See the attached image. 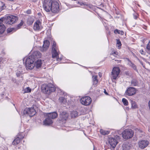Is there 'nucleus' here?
<instances>
[{"mask_svg": "<svg viewBox=\"0 0 150 150\" xmlns=\"http://www.w3.org/2000/svg\"><path fill=\"white\" fill-rule=\"evenodd\" d=\"M41 56V54L38 51H35L33 54L29 56L27 58L25 62V65L27 70L33 69L35 66L34 62L35 59L40 58Z\"/></svg>", "mask_w": 150, "mask_h": 150, "instance_id": "1", "label": "nucleus"}, {"mask_svg": "<svg viewBox=\"0 0 150 150\" xmlns=\"http://www.w3.org/2000/svg\"><path fill=\"white\" fill-rule=\"evenodd\" d=\"M56 90L54 86L52 83L44 84L41 86L42 91L45 94H49Z\"/></svg>", "mask_w": 150, "mask_h": 150, "instance_id": "2", "label": "nucleus"}, {"mask_svg": "<svg viewBox=\"0 0 150 150\" xmlns=\"http://www.w3.org/2000/svg\"><path fill=\"white\" fill-rule=\"evenodd\" d=\"M4 21L7 24L11 25L16 22L18 20V17L13 15H10L7 16L4 18Z\"/></svg>", "mask_w": 150, "mask_h": 150, "instance_id": "3", "label": "nucleus"}, {"mask_svg": "<svg viewBox=\"0 0 150 150\" xmlns=\"http://www.w3.org/2000/svg\"><path fill=\"white\" fill-rule=\"evenodd\" d=\"M59 1L58 0L53 1L50 11L54 13H57L59 11Z\"/></svg>", "mask_w": 150, "mask_h": 150, "instance_id": "4", "label": "nucleus"}, {"mask_svg": "<svg viewBox=\"0 0 150 150\" xmlns=\"http://www.w3.org/2000/svg\"><path fill=\"white\" fill-rule=\"evenodd\" d=\"M53 1L52 0H44L43 7L45 10L48 12L50 11L51 8Z\"/></svg>", "mask_w": 150, "mask_h": 150, "instance_id": "5", "label": "nucleus"}, {"mask_svg": "<svg viewBox=\"0 0 150 150\" xmlns=\"http://www.w3.org/2000/svg\"><path fill=\"white\" fill-rule=\"evenodd\" d=\"M36 111L33 108H25L23 111V115H27L30 117H32L36 113Z\"/></svg>", "mask_w": 150, "mask_h": 150, "instance_id": "6", "label": "nucleus"}, {"mask_svg": "<svg viewBox=\"0 0 150 150\" xmlns=\"http://www.w3.org/2000/svg\"><path fill=\"white\" fill-rule=\"evenodd\" d=\"M81 103L85 105H89L91 101V98L89 96H85L82 98L80 100Z\"/></svg>", "mask_w": 150, "mask_h": 150, "instance_id": "7", "label": "nucleus"}, {"mask_svg": "<svg viewBox=\"0 0 150 150\" xmlns=\"http://www.w3.org/2000/svg\"><path fill=\"white\" fill-rule=\"evenodd\" d=\"M25 134L23 132H20L18 133V137L13 140L12 142L13 145H16L18 144L20 142V139H23L25 136Z\"/></svg>", "mask_w": 150, "mask_h": 150, "instance_id": "8", "label": "nucleus"}, {"mask_svg": "<svg viewBox=\"0 0 150 150\" xmlns=\"http://www.w3.org/2000/svg\"><path fill=\"white\" fill-rule=\"evenodd\" d=\"M120 71L119 67H115L113 68L112 71V76L113 79L115 80L117 79Z\"/></svg>", "mask_w": 150, "mask_h": 150, "instance_id": "9", "label": "nucleus"}, {"mask_svg": "<svg viewBox=\"0 0 150 150\" xmlns=\"http://www.w3.org/2000/svg\"><path fill=\"white\" fill-rule=\"evenodd\" d=\"M69 115L68 112L65 111L60 112L59 114L60 119L61 121L65 122L67 119Z\"/></svg>", "mask_w": 150, "mask_h": 150, "instance_id": "10", "label": "nucleus"}, {"mask_svg": "<svg viewBox=\"0 0 150 150\" xmlns=\"http://www.w3.org/2000/svg\"><path fill=\"white\" fill-rule=\"evenodd\" d=\"M136 91L137 90L135 88L130 87L126 90L125 93L128 96H131L135 94L136 93Z\"/></svg>", "mask_w": 150, "mask_h": 150, "instance_id": "11", "label": "nucleus"}, {"mask_svg": "<svg viewBox=\"0 0 150 150\" xmlns=\"http://www.w3.org/2000/svg\"><path fill=\"white\" fill-rule=\"evenodd\" d=\"M149 142L147 140H141L139 142L138 144L139 147L143 149L149 145Z\"/></svg>", "mask_w": 150, "mask_h": 150, "instance_id": "12", "label": "nucleus"}, {"mask_svg": "<svg viewBox=\"0 0 150 150\" xmlns=\"http://www.w3.org/2000/svg\"><path fill=\"white\" fill-rule=\"evenodd\" d=\"M133 134V132H123L122 137L125 139H128L131 138Z\"/></svg>", "mask_w": 150, "mask_h": 150, "instance_id": "13", "label": "nucleus"}, {"mask_svg": "<svg viewBox=\"0 0 150 150\" xmlns=\"http://www.w3.org/2000/svg\"><path fill=\"white\" fill-rule=\"evenodd\" d=\"M108 142L110 146L113 148H114L118 143L117 141L113 138H110Z\"/></svg>", "mask_w": 150, "mask_h": 150, "instance_id": "14", "label": "nucleus"}, {"mask_svg": "<svg viewBox=\"0 0 150 150\" xmlns=\"http://www.w3.org/2000/svg\"><path fill=\"white\" fill-rule=\"evenodd\" d=\"M4 19L5 18L4 17L0 19V34H1L3 33L5 29V27L3 24Z\"/></svg>", "mask_w": 150, "mask_h": 150, "instance_id": "15", "label": "nucleus"}, {"mask_svg": "<svg viewBox=\"0 0 150 150\" xmlns=\"http://www.w3.org/2000/svg\"><path fill=\"white\" fill-rule=\"evenodd\" d=\"M46 116L50 117L51 119H55L58 116V114L56 112H52L47 113L46 114Z\"/></svg>", "mask_w": 150, "mask_h": 150, "instance_id": "16", "label": "nucleus"}, {"mask_svg": "<svg viewBox=\"0 0 150 150\" xmlns=\"http://www.w3.org/2000/svg\"><path fill=\"white\" fill-rule=\"evenodd\" d=\"M50 45V42L48 40H46L44 41L43 45V48L42 51H46L48 49Z\"/></svg>", "mask_w": 150, "mask_h": 150, "instance_id": "17", "label": "nucleus"}, {"mask_svg": "<svg viewBox=\"0 0 150 150\" xmlns=\"http://www.w3.org/2000/svg\"><path fill=\"white\" fill-rule=\"evenodd\" d=\"M47 117V118L43 122V124L45 125H49L52 124L53 122L52 119L50 117Z\"/></svg>", "mask_w": 150, "mask_h": 150, "instance_id": "18", "label": "nucleus"}, {"mask_svg": "<svg viewBox=\"0 0 150 150\" xmlns=\"http://www.w3.org/2000/svg\"><path fill=\"white\" fill-rule=\"evenodd\" d=\"M41 23L39 21H36L34 24L33 29L35 30H38L40 29V25Z\"/></svg>", "mask_w": 150, "mask_h": 150, "instance_id": "19", "label": "nucleus"}, {"mask_svg": "<svg viewBox=\"0 0 150 150\" xmlns=\"http://www.w3.org/2000/svg\"><path fill=\"white\" fill-rule=\"evenodd\" d=\"M57 49H52V54L53 58H55L58 57L59 54L57 52Z\"/></svg>", "mask_w": 150, "mask_h": 150, "instance_id": "20", "label": "nucleus"}, {"mask_svg": "<svg viewBox=\"0 0 150 150\" xmlns=\"http://www.w3.org/2000/svg\"><path fill=\"white\" fill-rule=\"evenodd\" d=\"M122 147V150H129L130 149V146L129 144L127 143H123Z\"/></svg>", "mask_w": 150, "mask_h": 150, "instance_id": "21", "label": "nucleus"}, {"mask_svg": "<svg viewBox=\"0 0 150 150\" xmlns=\"http://www.w3.org/2000/svg\"><path fill=\"white\" fill-rule=\"evenodd\" d=\"M70 116L71 118H75L79 116V113L76 111H73L70 113Z\"/></svg>", "mask_w": 150, "mask_h": 150, "instance_id": "22", "label": "nucleus"}, {"mask_svg": "<svg viewBox=\"0 0 150 150\" xmlns=\"http://www.w3.org/2000/svg\"><path fill=\"white\" fill-rule=\"evenodd\" d=\"M131 85L133 86H136L138 85V82L136 79H133L131 81Z\"/></svg>", "mask_w": 150, "mask_h": 150, "instance_id": "23", "label": "nucleus"}, {"mask_svg": "<svg viewBox=\"0 0 150 150\" xmlns=\"http://www.w3.org/2000/svg\"><path fill=\"white\" fill-rule=\"evenodd\" d=\"M42 64V60L41 59L38 60L36 63V67L37 68H39L41 67Z\"/></svg>", "mask_w": 150, "mask_h": 150, "instance_id": "24", "label": "nucleus"}, {"mask_svg": "<svg viewBox=\"0 0 150 150\" xmlns=\"http://www.w3.org/2000/svg\"><path fill=\"white\" fill-rule=\"evenodd\" d=\"M16 74L18 77H19L21 78V79L19 80L21 81L23 80V75L20 71H17Z\"/></svg>", "mask_w": 150, "mask_h": 150, "instance_id": "25", "label": "nucleus"}, {"mask_svg": "<svg viewBox=\"0 0 150 150\" xmlns=\"http://www.w3.org/2000/svg\"><path fill=\"white\" fill-rule=\"evenodd\" d=\"M6 8L5 4L1 1H0V11Z\"/></svg>", "mask_w": 150, "mask_h": 150, "instance_id": "26", "label": "nucleus"}, {"mask_svg": "<svg viewBox=\"0 0 150 150\" xmlns=\"http://www.w3.org/2000/svg\"><path fill=\"white\" fill-rule=\"evenodd\" d=\"M34 20L33 18L31 17H30L28 18L27 20V23L29 25H31L33 23Z\"/></svg>", "mask_w": 150, "mask_h": 150, "instance_id": "27", "label": "nucleus"}, {"mask_svg": "<svg viewBox=\"0 0 150 150\" xmlns=\"http://www.w3.org/2000/svg\"><path fill=\"white\" fill-rule=\"evenodd\" d=\"M97 77V76H93V85H96L98 81Z\"/></svg>", "mask_w": 150, "mask_h": 150, "instance_id": "28", "label": "nucleus"}, {"mask_svg": "<svg viewBox=\"0 0 150 150\" xmlns=\"http://www.w3.org/2000/svg\"><path fill=\"white\" fill-rule=\"evenodd\" d=\"M146 51L148 54H150V40L147 45Z\"/></svg>", "mask_w": 150, "mask_h": 150, "instance_id": "29", "label": "nucleus"}, {"mask_svg": "<svg viewBox=\"0 0 150 150\" xmlns=\"http://www.w3.org/2000/svg\"><path fill=\"white\" fill-rule=\"evenodd\" d=\"M132 107L133 108H137V106L136 103L135 101H131Z\"/></svg>", "mask_w": 150, "mask_h": 150, "instance_id": "30", "label": "nucleus"}, {"mask_svg": "<svg viewBox=\"0 0 150 150\" xmlns=\"http://www.w3.org/2000/svg\"><path fill=\"white\" fill-rule=\"evenodd\" d=\"M24 23V22L23 20H21L19 24H18L16 27L17 29H20L21 28V26L23 25Z\"/></svg>", "mask_w": 150, "mask_h": 150, "instance_id": "31", "label": "nucleus"}, {"mask_svg": "<svg viewBox=\"0 0 150 150\" xmlns=\"http://www.w3.org/2000/svg\"><path fill=\"white\" fill-rule=\"evenodd\" d=\"M122 101L125 105L126 106L128 105V102L127 100L125 98H122Z\"/></svg>", "mask_w": 150, "mask_h": 150, "instance_id": "32", "label": "nucleus"}, {"mask_svg": "<svg viewBox=\"0 0 150 150\" xmlns=\"http://www.w3.org/2000/svg\"><path fill=\"white\" fill-rule=\"evenodd\" d=\"M114 33H117L120 34L121 35H123L124 34V32L123 31H120L117 29H116L114 30Z\"/></svg>", "mask_w": 150, "mask_h": 150, "instance_id": "33", "label": "nucleus"}, {"mask_svg": "<svg viewBox=\"0 0 150 150\" xmlns=\"http://www.w3.org/2000/svg\"><path fill=\"white\" fill-rule=\"evenodd\" d=\"M130 66L134 70H137V67L133 63H132L131 62H130V64H129Z\"/></svg>", "mask_w": 150, "mask_h": 150, "instance_id": "34", "label": "nucleus"}, {"mask_svg": "<svg viewBox=\"0 0 150 150\" xmlns=\"http://www.w3.org/2000/svg\"><path fill=\"white\" fill-rule=\"evenodd\" d=\"M23 91L24 92V93H29L30 92H31V89L30 88H29V87H28L27 88H26L24 89Z\"/></svg>", "mask_w": 150, "mask_h": 150, "instance_id": "35", "label": "nucleus"}, {"mask_svg": "<svg viewBox=\"0 0 150 150\" xmlns=\"http://www.w3.org/2000/svg\"><path fill=\"white\" fill-rule=\"evenodd\" d=\"M6 59L4 58L3 59L2 57H0V64L4 63V62H6ZM1 66L0 65V67Z\"/></svg>", "mask_w": 150, "mask_h": 150, "instance_id": "36", "label": "nucleus"}, {"mask_svg": "<svg viewBox=\"0 0 150 150\" xmlns=\"http://www.w3.org/2000/svg\"><path fill=\"white\" fill-rule=\"evenodd\" d=\"M121 42L119 39H117V45L118 47H120L121 46Z\"/></svg>", "mask_w": 150, "mask_h": 150, "instance_id": "37", "label": "nucleus"}, {"mask_svg": "<svg viewBox=\"0 0 150 150\" xmlns=\"http://www.w3.org/2000/svg\"><path fill=\"white\" fill-rule=\"evenodd\" d=\"M118 53L116 51H112V53L110 54L111 55H113L115 57L116 56V55H117L118 54Z\"/></svg>", "mask_w": 150, "mask_h": 150, "instance_id": "38", "label": "nucleus"}, {"mask_svg": "<svg viewBox=\"0 0 150 150\" xmlns=\"http://www.w3.org/2000/svg\"><path fill=\"white\" fill-rule=\"evenodd\" d=\"M56 45V42L55 41H54L53 42V45L52 46V49H53V48L57 49Z\"/></svg>", "mask_w": 150, "mask_h": 150, "instance_id": "39", "label": "nucleus"}, {"mask_svg": "<svg viewBox=\"0 0 150 150\" xmlns=\"http://www.w3.org/2000/svg\"><path fill=\"white\" fill-rule=\"evenodd\" d=\"M64 98L63 97H60L59 98V100L61 103H62L64 100Z\"/></svg>", "mask_w": 150, "mask_h": 150, "instance_id": "40", "label": "nucleus"}, {"mask_svg": "<svg viewBox=\"0 0 150 150\" xmlns=\"http://www.w3.org/2000/svg\"><path fill=\"white\" fill-rule=\"evenodd\" d=\"M100 133L101 134L105 135L107 134H108L109 133V132H100Z\"/></svg>", "mask_w": 150, "mask_h": 150, "instance_id": "41", "label": "nucleus"}, {"mask_svg": "<svg viewBox=\"0 0 150 150\" xmlns=\"http://www.w3.org/2000/svg\"><path fill=\"white\" fill-rule=\"evenodd\" d=\"M142 54L145 55V52L143 50H141L139 51Z\"/></svg>", "mask_w": 150, "mask_h": 150, "instance_id": "42", "label": "nucleus"}, {"mask_svg": "<svg viewBox=\"0 0 150 150\" xmlns=\"http://www.w3.org/2000/svg\"><path fill=\"white\" fill-rule=\"evenodd\" d=\"M134 18L135 19H137L138 18V14H136L133 15Z\"/></svg>", "mask_w": 150, "mask_h": 150, "instance_id": "43", "label": "nucleus"}, {"mask_svg": "<svg viewBox=\"0 0 150 150\" xmlns=\"http://www.w3.org/2000/svg\"><path fill=\"white\" fill-rule=\"evenodd\" d=\"M55 58L56 59L57 61H61L62 60V58L59 57V55L58 56V57L56 58Z\"/></svg>", "mask_w": 150, "mask_h": 150, "instance_id": "44", "label": "nucleus"}, {"mask_svg": "<svg viewBox=\"0 0 150 150\" xmlns=\"http://www.w3.org/2000/svg\"><path fill=\"white\" fill-rule=\"evenodd\" d=\"M134 130L133 129H129L128 130L126 129L125 130H124V131H133Z\"/></svg>", "mask_w": 150, "mask_h": 150, "instance_id": "45", "label": "nucleus"}, {"mask_svg": "<svg viewBox=\"0 0 150 150\" xmlns=\"http://www.w3.org/2000/svg\"><path fill=\"white\" fill-rule=\"evenodd\" d=\"M78 4H80V5H81V6H82V5H86L84 3H81V2H78Z\"/></svg>", "mask_w": 150, "mask_h": 150, "instance_id": "46", "label": "nucleus"}, {"mask_svg": "<svg viewBox=\"0 0 150 150\" xmlns=\"http://www.w3.org/2000/svg\"><path fill=\"white\" fill-rule=\"evenodd\" d=\"M31 11L30 10H28L27 11V13L28 14H30L31 13Z\"/></svg>", "mask_w": 150, "mask_h": 150, "instance_id": "47", "label": "nucleus"}, {"mask_svg": "<svg viewBox=\"0 0 150 150\" xmlns=\"http://www.w3.org/2000/svg\"><path fill=\"white\" fill-rule=\"evenodd\" d=\"M141 64L142 65L143 67H144V66L143 65V62L142 61H140Z\"/></svg>", "mask_w": 150, "mask_h": 150, "instance_id": "48", "label": "nucleus"}, {"mask_svg": "<svg viewBox=\"0 0 150 150\" xmlns=\"http://www.w3.org/2000/svg\"><path fill=\"white\" fill-rule=\"evenodd\" d=\"M11 29H8V32H11V30H11Z\"/></svg>", "mask_w": 150, "mask_h": 150, "instance_id": "49", "label": "nucleus"}, {"mask_svg": "<svg viewBox=\"0 0 150 150\" xmlns=\"http://www.w3.org/2000/svg\"><path fill=\"white\" fill-rule=\"evenodd\" d=\"M99 75L100 77H101L102 76V75L101 74L99 73Z\"/></svg>", "mask_w": 150, "mask_h": 150, "instance_id": "50", "label": "nucleus"}, {"mask_svg": "<svg viewBox=\"0 0 150 150\" xmlns=\"http://www.w3.org/2000/svg\"><path fill=\"white\" fill-rule=\"evenodd\" d=\"M104 93H105V94H106V95H108V93H107L106 92V91H105H105H104Z\"/></svg>", "mask_w": 150, "mask_h": 150, "instance_id": "51", "label": "nucleus"}, {"mask_svg": "<svg viewBox=\"0 0 150 150\" xmlns=\"http://www.w3.org/2000/svg\"><path fill=\"white\" fill-rule=\"evenodd\" d=\"M1 78H0V82H1Z\"/></svg>", "mask_w": 150, "mask_h": 150, "instance_id": "52", "label": "nucleus"}, {"mask_svg": "<svg viewBox=\"0 0 150 150\" xmlns=\"http://www.w3.org/2000/svg\"><path fill=\"white\" fill-rule=\"evenodd\" d=\"M94 147L93 148V150H94Z\"/></svg>", "mask_w": 150, "mask_h": 150, "instance_id": "53", "label": "nucleus"}]
</instances>
